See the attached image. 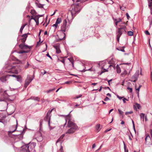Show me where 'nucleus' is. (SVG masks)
Masks as SVG:
<instances>
[{
    "label": "nucleus",
    "instance_id": "1",
    "mask_svg": "<svg viewBox=\"0 0 152 152\" xmlns=\"http://www.w3.org/2000/svg\"><path fill=\"white\" fill-rule=\"evenodd\" d=\"M21 37H23L22 38L19 39V37H18L17 39L18 43L19 42V41L20 39L21 40L22 42V43L20 44L19 46L21 50L17 52V53L19 54H23L29 53L31 50L32 46L26 45L25 43V42L28 37V34H25L22 35Z\"/></svg>",
    "mask_w": 152,
    "mask_h": 152
},
{
    "label": "nucleus",
    "instance_id": "2",
    "mask_svg": "<svg viewBox=\"0 0 152 152\" xmlns=\"http://www.w3.org/2000/svg\"><path fill=\"white\" fill-rule=\"evenodd\" d=\"M36 143L34 142L31 143L26 144L21 147V149L20 152H35L34 147Z\"/></svg>",
    "mask_w": 152,
    "mask_h": 152
},
{
    "label": "nucleus",
    "instance_id": "3",
    "mask_svg": "<svg viewBox=\"0 0 152 152\" xmlns=\"http://www.w3.org/2000/svg\"><path fill=\"white\" fill-rule=\"evenodd\" d=\"M68 127L70 128L68 130L65 134H70L73 133L78 128V126L76 124L69 120L68 122Z\"/></svg>",
    "mask_w": 152,
    "mask_h": 152
},
{
    "label": "nucleus",
    "instance_id": "4",
    "mask_svg": "<svg viewBox=\"0 0 152 152\" xmlns=\"http://www.w3.org/2000/svg\"><path fill=\"white\" fill-rule=\"evenodd\" d=\"M71 8V13L72 18H73L80 12L82 7L80 4H76L72 5Z\"/></svg>",
    "mask_w": 152,
    "mask_h": 152
},
{
    "label": "nucleus",
    "instance_id": "5",
    "mask_svg": "<svg viewBox=\"0 0 152 152\" xmlns=\"http://www.w3.org/2000/svg\"><path fill=\"white\" fill-rule=\"evenodd\" d=\"M52 110L53 109L51 110L50 111H49L47 113V115L44 118V120L45 121L48 122V126L50 130L55 128L54 126H52L50 125V113Z\"/></svg>",
    "mask_w": 152,
    "mask_h": 152
},
{
    "label": "nucleus",
    "instance_id": "6",
    "mask_svg": "<svg viewBox=\"0 0 152 152\" xmlns=\"http://www.w3.org/2000/svg\"><path fill=\"white\" fill-rule=\"evenodd\" d=\"M7 68L9 69L8 71H6L5 72L8 73H11L18 74V71L16 69V68L14 66H8Z\"/></svg>",
    "mask_w": 152,
    "mask_h": 152
},
{
    "label": "nucleus",
    "instance_id": "7",
    "mask_svg": "<svg viewBox=\"0 0 152 152\" xmlns=\"http://www.w3.org/2000/svg\"><path fill=\"white\" fill-rule=\"evenodd\" d=\"M35 137L38 142H41L43 139V137L42 136V134L40 132H38L36 133Z\"/></svg>",
    "mask_w": 152,
    "mask_h": 152
},
{
    "label": "nucleus",
    "instance_id": "8",
    "mask_svg": "<svg viewBox=\"0 0 152 152\" xmlns=\"http://www.w3.org/2000/svg\"><path fill=\"white\" fill-rule=\"evenodd\" d=\"M33 78H31V77H28L26 79L25 81L24 87L25 88H26L29 85L30 83L31 82Z\"/></svg>",
    "mask_w": 152,
    "mask_h": 152
},
{
    "label": "nucleus",
    "instance_id": "9",
    "mask_svg": "<svg viewBox=\"0 0 152 152\" xmlns=\"http://www.w3.org/2000/svg\"><path fill=\"white\" fill-rule=\"evenodd\" d=\"M25 129H23L22 131H20V134H15V135L17 136V137L19 140H21L23 138V134L25 133Z\"/></svg>",
    "mask_w": 152,
    "mask_h": 152
},
{
    "label": "nucleus",
    "instance_id": "10",
    "mask_svg": "<svg viewBox=\"0 0 152 152\" xmlns=\"http://www.w3.org/2000/svg\"><path fill=\"white\" fill-rule=\"evenodd\" d=\"M39 17L38 15H36L34 17H33V16H31V19H33L34 20V21L36 23V24L37 25H38L39 24Z\"/></svg>",
    "mask_w": 152,
    "mask_h": 152
},
{
    "label": "nucleus",
    "instance_id": "11",
    "mask_svg": "<svg viewBox=\"0 0 152 152\" xmlns=\"http://www.w3.org/2000/svg\"><path fill=\"white\" fill-rule=\"evenodd\" d=\"M53 47L56 49V53H57L59 54L61 52L59 45H54Z\"/></svg>",
    "mask_w": 152,
    "mask_h": 152
},
{
    "label": "nucleus",
    "instance_id": "12",
    "mask_svg": "<svg viewBox=\"0 0 152 152\" xmlns=\"http://www.w3.org/2000/svg\"><path fill=\"white\" fill-rule=\"evenodd\" d=\"M138 75L139 74L138 73H136L132 77V80H131V81L135 82L137 80Z\"/></svg>",
    "mask_w": 152,
    "mask_h": 152
},
{
    "label": "nucleus",
    "instance_id": "13",
    "mask_svg": "<svg viewBox=\"0 0 152 152\" xmlns=\"http://www.w3.org/2000/svg\"><path fill=\"white\" fill-rule=\"evenodd\" d=\"M9 78L7 75L4 76L0 77V80L2 82H5Z\"/></svg>",
    "mask_w": 152,
    "mask_h": 152
},
{
    "label": "nucleus",
    "instance_id": "14",
    "mask_svg": "<svg viewBox=\"0 0 152 152\" xmlns=\"http://www.w3.org/2000/svg\"><path fill=\"white\" fill-rule=\"evenodd\" d=\"M67 28L66 26L62 25L61 27V31L65 32L67 30Z\"/></svg>",
    "mask_w": 152,
    "mask_h": 152
},
{
    "label": "nucleus",
    "instance_id": "15",
    "mask_svg": "<svg viewBox=\"0 0 152 152\" xmlns=\"http://www.w3.org/2000/svg\"><path fill=\"white\" fill-rule=\"evenodd\" d=\"M16 78L17 80L20 83H21L22 82V77L20 75H17Z\"/></svg>",
    "mask_w": 152,
    "mask_h": 152
},
{
    "label": "nucleus",
    "instance_id": "16",
    "mask_svg": "<svg viewBox=\"0 0 152 152\" xmlns=\"http://www.w3.org/2000/svg\"><path fill=\"white\" fill-rule=\"evenodd\" d=\"M30 99L34 100L35 101H37L39 102L40 101V98L38 97H31Z\"/></svg>",
    "mask_w": 152,
    "mask_h": 152
},
{
    "label": "nucleus",
    "instance_id": "17",
    "mask_svg": "<svg viewBox=\"0 0 152 152\" xmlns=\"http://www.w3.org/2000/svg\"><path fill=\"white\" fill-rule=\"evenodd\" d=\"M116 68L117 72L118 73H120L121 72V70L118 64L116 66Z\"/></svg>",
    "mask_w": 152,
    "mask_h": 152
},
{
    "label": "nucleus",
    "instance_id": "18",
    "mask_svg": "<svg viewBox=\"0 0 152 152\" xmlns=\"http://www.w3.org/2000/svg\"><path fill=\"white\" fill-rule=\"evenodd\" d=\"M43 119H41L40 120L39 122H40V125H39V130L41 131V129L42 128V124H43Z\"/></svg>",
    "mask_w": 152,
    "mask_h": 152
},
{
    "label": "nucleus",
    "instance_id": "19",
    "mask_svg": "<svg viewBox=\"0 0 152 152\" xmlns=\"http://www.w3.org/2000/svg\"><path fill=\"white\" fill-rule=\"evenodd\" d=\"M123 32V31H121V28H118V35L121 36L123 33H124Z\"/></svg>",
    "mask_w": 152,
    "mask_h": 152
},
{
    "label": "nucleus",
    "instance_id": "20",
    "mask_svg": "<svg viewBox=\"0 0 152 152\" xmlns=\"http://www.w3.org/2000/svg\"><path fill=\"white\" fill-rule=\"evenodd\" d=\"M37 6L39 8H43V6L44 5V4H38L37 3H36Z\"/></svg>",
    "mask_w": 152,
    "mask_h": 152
},
{
    "label": "nucleus",
    "instance_id": "21",
    "mask_svg": "<svg viewBox=\"0 0 152 152\" xmlns=\"http://www.w3.org/2000/svg\"><path fill=\"white\" fill-rule=\"evenodd\" d=\"M26 25V24L23 25H22V26L21 27V28H20V32L21 33H22V31Z\"/></svg>",
    "mask_w": 152,
    "mask_h": 152
},
{
    "label": "nucleus",
    "instance_id": "22",
    "mask_svg": "<svg viewBox=\"0 0 152 152\" xmlns=\"http://www.w3.org/2000/svg\"><path fill=\"white\" fill-rule=\"evenodd\" d=\"M145 115V114L143 113H141L140 115L141 119L143 121H144V120Z\"/></svg>",
    "mask_w": 152,
    "mask_h": 152
},
{
    "label": "nucleus",
    "instance_id": "23",
    "mask_svg": "<svg viewBox=\"0 0 152 152\" xmlns=\"http://www.w3.org/2000/svg\"><path fill=\"white\" fill-rule=\"evenodd\" d=\"M148 7L151 10V8H152V1L150 2L149 0H148Z\"/></svg>",
    "mask_w": 152,
    "mask_h": 152
},
{
    "label": "nucleus",
    "instance_id": "24",
    "mask_svg": "<svg viewBox=\"0 0 152 152\" xmlns=\"http://www.w3.org/2000/svg\"><path fill=\"white\" fill-rule=\"evenodd\" d=\"M124 47H122V48H116V49L118 50H119V51H121L122 52H124L125 51V50H124Z\"/></svg>",
    "mask_w": 152,
    "mask_h": 152
},
{
    "label": "nucleus",
    "instance_id": "25",
    "mask_svg": "<svg viewBox=\"0 0 152 152\" xmlns=\"http://www.w3.org/2000/svg\"><path fill=\"white\" fill-rule=\"evenodd\" d=\"M119 28H121V30H123V32L126 33V27L125 26H124L122 27Z\"/></svg>",
    "mask_w": 152,
    "mask_h": 152
},
{
    "label": "nucleus",
    "instance_id": "26",
    "mask_svg": "<svg viewBox=\"0 0 152 152\" xmlns=\"http://www.w3.org/2000/svg\"><path fill=\"white\" fill-rule=\"evenodd\" d=\"M61 21V19L58 18L56 21V23L58 25V24L60 23Z\"/></svg>",
    "mask_w": 152,
    "mask_h": 152
},
{
    "label": "nucleus",
    "instance_id": "27",
    "mask_svg": "<svg viewBox=\"0 0 152 152\" xmlns=\"http://www.w3.org/2000/svg\"><path fill=\"white\" fill-rule=\"evenodd\" d=\"M16 123H17V124H16V128H15V129L13 131H9L8 132L9 134L12 133L13 132H14L15 131H16V129H17V124H18L17 121V120H16Z\"/></svg>",
    "mask_w": 152,
    "mask_h": 152
},
{
    "label": "nucleus",
    "instance_id": "28",
    "mask_svg": "<svg viewBox=\"0 0 152 152\" xmlns=\"http://www.w3.org/2000/svg\"><path fill=\"white\" fill-rule=\"evenodd\" d=\"M127 34L129 36H132L133 35V32L132 31H128Z\"/></svg>",
    "mask_w": 152,
    "mask_h": 152
},
{
    "label": "nucleus",
    "instance_id": "29",
    "mask_svg": "<svg viewBox=\"0 0 152 152\" xmlns=\"http://www.w3.org/2000/svg\"><path fill=\"white\" fill-rule=\"evenodd\" d=\"M118 111L119 113L123 117V115L124 113V112L120 110V109H118Z\"/></svg>",
    "mask_w": 152,
    "mask_h": 152
},
{
    "label": "nucleus",
    "instance_id": "30",
    "mask_svg": "<svg viewBox=\"0 0 152 152\" xmlns=\"http://www.w3.org/2000/svg\"><path fill=\"white\" fill-rule=\"evenodd\" d=\"M124 145V150L125 152H128V150L126 149V146L125 143V142L124 141H123Z\"/></svg>",
    "mask_w": 152,
    "mask_h": 152
},
{
    "label": "nucleus",
    "instance_id": "31",
    "mask_svg": "<svg viewBox=\"0 0 152 152\" xmlns=\"http://www.w3.org/2000/svg\"><path fill=\"white\" fill-rule=\"evenodd\" d=\"M55 90V88H53L52 89H50L48 90V91H46L45 92L47 93H49L51 92L52 91H53L54 90Z\"/></svg>",
    "mask_w": 152,
    "mask_h": 152
},
{
    "label": "nucleus",
    "instance_id": "32",
    "mask_svg": "<svg viewBox=\"0 0 152 152\" xmlns=\"http://www.w3.org/2000/svg\"><path fill=\"white\" fill-rule=\"evenodd\" d=\"M133 113V112L132 111H130L129 112H125V114L126 115H127L129 114H130Z\"/></svg>",
    "mask_w": 152,
    "mask_h": 152
},
{
    "label": "nucleus",
    "instance_id": "33",
    "mask_svg": "<svg viewBox=\"0 0 152 152\" xmlns=\"http://www.w3.org/2000/svg\"><path fill=\"white\" fill-rule=\"evenodd\" d=\"M7 76H8L9 78L10 77H15L16 78V77H17V75H7Z\"/></svg>",
    "mask_w": 152,
    "mask_h": 152
},
{
    "label": "nucleus",
    "instance_id": "34",
    "mask_svg": "<svg viewBox=\"0 0 152 152\" xmlns=\"http://www.w3.org/2000/svg\"><path fill=\"white\" fill-rule=\"evenodd\" d=\"M100 126V125L99 124H97L96 126V129L97 130H98V131H99V128Z\"/></svg>",
    "mask_w": 152,
    "mask_h": 152
},
{
    "label": "nucleus",
    "instance_id": "35",
    "mask_svg": "<svg viewBox=\"0 0 152 152\" xmlns=\"http://www.w3.org/2000/svg\"><path fill=\"white\" fill-rule=\"evenodd\" d=\"M67 23V22L66 19H64L63 20V25L66 26Z\"/></svg>",
    "mask_w": 152,
    "mask_h": 152
},
{
    "label": "nucleus",
    "instance_id": "36",
    "mask_svg": "<svg viewBox=\"0 0 152 152\" xmlns=\"http://www.w3.org/2000/svg\"><path fill=\"white\" fill-rule=\"evenodd\" d=\"M82 94H80L79 95L77 96L76 97L74 98V99H77L81 97L82 96Z\"/></svg>",
    "mask_w": 152,
    "mask_h": 152
},
{
    "label": "nucleus",
    "instance_id": "37",
    "mask_svg": "<svg viewBox=\"0 0 152 152\" xmlns=\"http://www.w3.org/2000/svg\"><path fill=\"white\" fill-rule=\"evenodd\" d=\"M85 68H86V67L85 68H84L82 70L80 71L81 72H85L86 71H89V70H90L91 69V68H90L88 69H87V70H85Z\"/></svg>",
    "mask_w": 152,
    "mask_h": 152
},
{
    "label": "nucleus",
    "instance_id": "38",
    "mask_svg": "<svg viewBox=\"0 0 152 152\" xmlns=\"http://www.w3.org/2000/svg\"><path fill=\"white\" fill-rule=\"evenodd\" d=\"M127 89L130 92H132V89L129 87H128Z\"/></svg>",
    "mask_w": 152,
    "mask_h": 152
},
{
    "label": "nucleus",
    "instance_id": "39",
    "mask_svg": "<svg viewBox=\"0 0 152 152\" xmlns=\"http://www.w3.org/2000/svg\"><path fill=\"white\" fill-rule=\"evenodd\" d=\"M136 106L137 107V108L138 109H139L140 108V105L139 104L137 103H136Z\"/></svg>",
    "mask_w": 152,
    "mask_h": 152
},
{
    "label": "nucleus",
    "instance_id": "40",
    "mask_svg": "<svg viewBox=\"0 0 152 152\" xmlns=\"http://www.w3.org/2000/svg\"><path fill=\"white\" fill-rule=\"evenodd\" d=\"M64 136H65V134H63L59 138L60 139V140H61L63 139Z\"/></svg>",
    "mask_w": 152,
    "mask_h": 152
},
{
    "label": "nucleus",
    "instance_id": "41",
    "mask_svg": "<svg viewBox=\"0 0 152 152\" xmlns=\"http://www.w3.org/2000/svg\"><path fill=\"white\" fill-rule=\"evenodd\" d=\"M46 56L48 57H49L50 59L52 60V57L49 55L48 53L46 55Z\"/></svg>",
    "mask_w": 152,
    "mask_h": 152
},
{
    "label": "nucleus",
    "instance_id": "42",
    "mask_svg": "<svg viewBox=\"0 0 152 152\" xmlns=\"http://www.w3.org/2000/svg\"><path fill=\"white\" fill-rule=\"evenodd\" d=\"M110 99L107 96H106V97L104 99V101H107L108 100H109Z\"/></svg>",
    "mask_w": 152,
    "mask_h": 152
},
{
    "label": "nucleus",
    "instance_id": "43",
    "mask_svg": "<svg viewBox=\"0 0 152 152\" xmlns=\"http://www.w3.org/2000/svg\"><path fill=\"white\" fill-rule=\"evenodd\" d=\"M30 12L32 14H33L34 13H36V11L34 10H31Z\"/></svg>",
    "mask_w": 152,
    "mask_h": 152
},
{
    "label": "nucleus",
    "instance_id": "44",
    "mask_svg": "<svg viewBox=\"0 0 152 152\" xmlns=\"http://www.w3.org/2000/svg\"><path fill=\"white\" fill-rule=\"evenodd\" d=\"M126 17L127 18V19L128 20H129V18H130V16H129L128 13H126Z\"/></svg>",
    "mask_w": 152,
    "mask_h": 152
},
{
    "label": "nucleus",
    "instance_id": "45",
    "mask_svg": "<svg viewBox=\"0 0 152 152\" xmlns=\"http://www.w3.org/2000/svg\"><path fill=\"white\" fill-rule=\"evenodd\" d=\"M123 100L124 103H126V100L128 101V100L125 98H124L123 99Z\"/></svg>",
    "mask_w": 152,
    "mask_h": 152
},
{
    "label": "nucleus",
    "instance_id": "46",
    "mask_svg": "<svg viewBox=\"0 0 152 152\" xmlns=\"http://www.w3.org/2000/svg\"><path fill=\"white\" fill-rule=\"evenodd\" d=\"M27 65L25 66V68H28V66H29V64L28 62V61L27 62Z\"/></svg>",
    "mask_w": 152,
    "mask_h": 152
},
{
    "label": "nucleus",
    "instance_id": "47",
    "mask_svg": "<svg viewBox=\"0 0 152 152\" xmlns=\"http://www.w3.org/2000/svg\"><path fill=\"white\" fill-rule=\"evenodd\" d=\"M121 36H119V35H117V41L119 42V38Z\"/></svg>",
    "mask_w": 152,
    "mask_h": 152
},
{
    "label": "nucleus",
    "instance_id": "48",
    "mask_svg": "<svg viewBox=\"0 0 152 152\" xmlns=\"http://www.w3.org/2000/svg\"><path fill=\"white\" fill-rule=\"evenodd\" d=\"M145 34L147 35H150V34L149 32L148 31H145Z\"/></svg>",
    "mask_w": 152,
    "mask_h": 152
},
{
    "label": "nucleus",
    "instance_id": "49",
    "mask_svg": "<svg viewBox=\"0 0 152 152\" xmlns=\"http://www.w3.org/2000/svg\"><path fill=\"white\" fill-rule=\"evenodd\" d=\"M58 24H57L56 23H55L54 24H53L52 26L53 27H55L56 28L58 26Z\"/></svg>",
    "mask_w": 152,
    "mask_h": 152
},
{
    "label": "nucleus",
    "instance_id": "50",
    "mask_svg": "<svg viewBox=\"0 0 152 152\" xmlns=\"http://www.w3.org/2000/svg\"><path fill=\"white\" fill-rule=\"evenodd\" d=\"M68 105L70 107H72V106H74V103H69L68 104Z\"/></svg>",
    "mask_w": 152,
    "mask_h": 152
},
{
    "label": "nucleus",
    "instance_id": "51",
    "mask_svg": "<svg viewBox=\"0 0 152 152\" xmlns=\"http://www.w3.org/2000/svg\"><path fill=\"white\" fill-rule=\"evenodd\" d=\"M105 80H107V81H108V84H109V85H110V82L112 80V79H110L109 80H107V79H106Z\"/></svg>",
    "mask_w": 152,
    "mask_h": 152
},
{
    "label": "nucleus",
    "instance_id": "52",
    "mask_svg": "<svg viewBox=\"0 0 152 152\" xmlns=\"http://www.w3.org/2000/svg\"><path fill=\"white\" fill-rule=\"evenodd\" d=\"M43 70L44 71V72H41V74L42 75H43L46 73V72L44 69H43Z\"/></svg>",
    "mask_w": 152,
    "mask_h": 152
},
{
    "label": "nucleus",
    "instance_id": "53",
    "mask_svg": "<svg viewBox=\"0 0 152 152\" xmlns=\"http://www.w3.org/2000/svg\"><path fill=\"white\" fill-rule=\"evenodd\" d=\"M123 64H126V65H130L131 64L130 63H123Z\"/></svg>",
    "mask_w": 152,
    "mask_h": 152
},
{
    "label": "nucleus",
    "instance_id": "54",
    "mask_svg": "<svg viewBox=\"0 0 152 152\" xmlns=\"http://www.w3.org/2000/svg\"><path fill=\"white\" fill-rule=\"evenodd\" d=\"M57 11V10H56L54 12H53V13L51 15V16H52L53 15H55V14L56 13V12Z\"/></svg>",
    "mask_w": 152,
    "mask_h": 152
},
{
    "label": "nucleus",
    "instance_id": "55",
    "mask_svg": "<svg viewBox=\"0 0 152 152\" xmlns=\"http://www.w3.org/2000/svg\"><path fill=\"white\" fill-rule=\"evenodd\" d=\"M71 83V81H67L65 83L66 84H69Z\"/></svg>",
    "mask_w": 152,
    "mask_h": 152
},
{
    "label": "nucleus",
    "instance_id": "56",
    "mask_svg": "<svg viewBox=\"0 0 152 152\" xmlns=\"http://www.w3.org/2000/svg\"><path fill=\"white\" fill-rule=\"evenodd\" d=\"M61 140L59 138L56 141V144L58 142H60Z\"/></svg>",
    "mask_w": 152,
    "mask_h": 152
},
{
    "label": "nucleus",
    "instance_id": "57",
    "mask_svg": "<svg viewBox=\"0 0 152 152\" xmlns=\"http://www.w3.org/2000/svg\"><path fill=\"white\" fill-rule=\"evenodd\" d=\"M96 145L95 143L93 144L92 146V148H95V147H96Z\"/></svg>",
    "mask_w": 152,
    "mask_h": 152
},
{
    "label": "nucleus",
    "instance_id": "58",
    "mask_svg": "<svg viewBox=\"0 0 152 152\" xmlns=\"http://www.w3.org/2000/svg\"><path fill=\"white\" fill-rule=\"evenodd\" d=\"M64 37L60 39H60V40H62L63 39L65 38V33H64Z\"/></svg>",
    "mask_w": 152,
    "mask_h": 152
},
{
    "label": "nucleus",
    "instance_id": "59",
    "mask_svg": "<svg viewBox=\"0 0 152 152\" xmlns=\"http://www.w3.org/2000/svg\"><path fill=\"white\" fill-rule=\"evenodd\" d=\"M42 31V30H40L39 32V35H38L39 37L40 36V35L41 34Z\"/></svg>",
    "mask_w": 152,
    "mask_h": 152
},
{
    "label": "nucleus",
    "instance_id": "60",
    "mask_svg": "<svg viewBox=\"0 0 152 152\" xmlns=\"http://www.w3.org/2000/svg\"><path fill=\"white\" fill-rule=\"evenodd\" d=\"M45 45H46V48H45V50H44L43 51V52H44L45 51V50H46L47 49V44H45Z\"/></svg>",
    "mask_w": 152,
    "mask_h": 152
},
{
    "label": "nucleus",
    "instance_id": "61",
    "mask_svg": "<svg viewBox=\"0 0 152 152\" xmlns=\"http://www.w3.org/2000/svg\"><path fill=\"white\" fill-rule=\"evenodd\" d=\"M107 95L111 97V96L110 94L108 93L107 94Z\"/></svg>",
    "mask_w": 152,
    "mask_h": 152
},
{
    "label": "nucleus",
    "instance_id": "62",
    "mask_svg": "<svg viewBox=\"0 0 152 152\" xmlns=\"http://www.w3.org/2000/svg\"><path fill=\"white\" fill-rule=\"evenodd\" d=\"M61 61L64 63H64H65V60L64 59H63Z\"/></svg>",
    "mask_w": 152,
    "mask_h": 152
},
{
    "label": "nucleus",
    "instance_id": "63",
    "mask_svg": "<svg viewBox=\"0 0 152 152\" xmlns=\"http://www.w3.org/2000/svg\"><path fill=\"white\" fill-rule=\"evenodd\" d=\"M132 123L133 124V126L134 127L135 126V125H134V121L133 120H132Z\"/></svg>",
    "mask_w": 152,
    "mask_h": 152
},
{
    "label": "nucleus",
    "instance_id": "64",
    "mask_svg": "<svg viewBox=\"0 0 152 152\" xmlns=\"http://www.w3.org/2000/svg\"><path fill=\"white\" fill-rule=\"evenodd\" d=\"M119 22V21H116L115 22V25L116 26H117V24H118V23Z\"/></svg>",
    "mask_w": 152,
    "mask_h": 152
}]
</instances>
